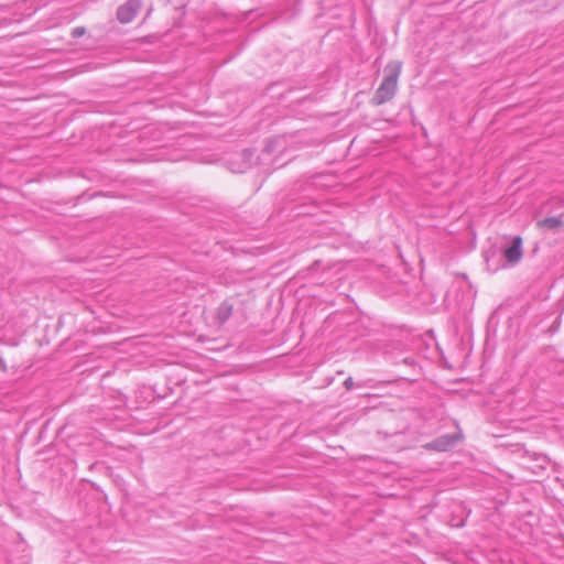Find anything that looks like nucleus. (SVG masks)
Masks as SVG:
<instances>
[{
  "instance_id": "1",
  "label": "nucleus",
  "mask_w": 564,
  "mask_h": 564,
  "mask_svg": "<svg viewBox=\"0 0 564 564\" xmlns=\"http://www.w3.org/2000/svg\"><path fill=\"white\" fill-rule=\"evenodd\" d=\"M401 72L400 63H390L384 69V77L380 86L377 88L371 104L375 106L383 105L390 101L397 91L398 78Z\"/></svg>"
},
{
  "instance_id": "2",
  "label": "nucleus",
  "mask_w": 564,
  "mask_h": 564,
  "mask_svg": "<svg viewBox=\"0 0 564 564\" xmlns=\"http://www.w3.org/2000/svg\"><path fill=\"white\" fill-rule=\"evenodd\" d=\"M142 8V0H127L117 9V19L120 23H130Z\"/></svg>"
},
{
  "instance_id": "3",
  "label": "nucleus",
  "mask_w": 564,
  "mask_h": 564,
  "mask_svg": "<svg viewBox=\"0 0 564 564\" xmlns=\"http://www.w3.org/2000/svg\"><path fill=\"white\" fill-rule=\"evenodd\" d=\"M502 253L508 263H518L522 258V238L514 236L511 243L502 248Z\"/></svg>"
},
{
  "instance_id": "4",
  "label": "nucleus",
  "mask_w": 564,
  "mask_h": 564,
  "mask_svg": "<svg viewBox=\"0 0 564 564\" xmlns=\"http://www.w3.org/2000/svg\"><path fill=\"white\" fill-rule=\"evenodd\" d=\"M455 442L456 437L454 435H443L429 443L426 447L437 452H446L455 445Z\"/></svg>"
},
{
  "instance_id": "5",
  "label": "nucleus",
  "mask_w": 564,
  "mask_h": 564,
  "mask_svg": "<svg viewBox=\"0 0 564 564\" xmlns=\"http://www.w3.org/2000/svg\"><path fill=\"white\" fill-rule=\"evenodd\" d=\"M234 306L228 301H224L217 308V319L219 324H225L232 315Z\"/></svg>"
},
{
  "instance_id": "6",
  "label": "nucleus",
  "mask_w": 564,
  "mask_h": 564,
  "mask_svg": "<svg viewBox=\"0 0 564 564\" xmlns=\"http://www.w3.org/2000/svg\"><path fill=\"white\" fill-rule=\"evenodd\" d=\"M538 225L542 228L555 230L562 227L563 220L561 217L551 216L540 220Z\"/></svg>"
},
{
  "instance_id": "7",
  "label": "nucleus",
  "mask_w": 564,
  "mask_h": 564,
  "mask_svg": "<svg viewBox=\"0 0 564 564\" xmlns=\"http://www.w3.org/2000/svg\"><path fill=\"white\" fill-rule=\"evenodd\" d=\"M278 143H279L278 139H270V140H268L265 145H264L263 152L267 153V154L273 153L275 151V149H276Z\"/></svg>"
},
{
  "instance_id": "8",
  "label": "nucleus",
  "mask_w": 564,
  "mask_h": 564,
  "mask_svg": "<svg viewBox=\"0 0 564 564\" xmlns=\"http://www.w3.org/2000/svg\"><path fill=\"white\" fill-rule=\"evenodd\" d=\"M86 33V28L84 26H76L72 30V37L73 39H78V37H82L83 35H85Z\"/></svg>"
},
{
  "instance_id": "9",
  "label": "nucleus",
  "mask_w": 564,
  "mask_h": 564,
  "mask_svg": "<svg viewBox=\"0 0 564 564\" xmlns=\"http://www.w3.org/2000/svg\"><path fill=\"white\" fill-rule=\"evenodd\" d=\"M344 387L346 390H351L354 387H355V383H354V380L351 377H348L345 381H344Z\"/></svg>"
},
{
  "instance_id": "10",
  "label": "nucleus",
  "mask_w": 564,
  "mask_h": 564,
  "mask_svg": "<svg viewBox=\"0 0 564 564\" xmlns=\"http://www.w3.org/2000/svg\"><path fill=\"white\" fill-rule=\"evenodd\" d=\"M535 459L540 462L539 466H540L541 468H544V467H545V465H546V464H547V462H549V460H547V458H546V456H542V455L536 456V458H535Z\"/></svg>"
},
{
  "instance_id": "11",
  "label": "nucleus",
  "mask_w": 564,
  "mask_h": 564,
  "mask_svg": "<svg viewBox=\"0 0 564 564\" xmlns=\"http://www.w3.org/2000/svg\"><path fill=\"white\" fill-rule=\"evenodd\" d=\"M8 23H9V20H8V19H6V18H0V28H1L2 25H7Z\"/></svg>"
},
{
  "instance_id": "12",
  "label": "nucleus",
  "mask_w": 564,
  "mask_h": 564,
  "mask_svg": "<svg viewBox=\"0 0 564 564\" xmlns=\"http://www.w3.org/2000/svg\"><path fill=\"white\" fill-rule=\"evenodd\" d=\"M8 8H9V7H8L7 4H2V3H0V11H1V12H2V11H7V10H8Z\"/></svg>"
},
{
  "instance_id": "13",
  "label": "nucleus",
  "mask_w": 564,
  "mask_h": 564,
  "mask_svg": "<svg viewBox=\"0 0 564 564\" xmlns=\"http://www.w3.org/2000/svg\"><path fill=\"white\" fill-rule=\"evenodd\" d=\"M403 361H404L405 364H411L409 358H405Z\"/></svg>"
}]
</instances>
